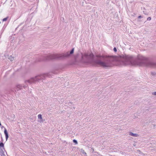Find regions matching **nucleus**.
Wrapping results in <instances>:
<instances>
[{
  "mask_svg": "<svg viewBox=\"0 0 156 156\" xmlns=\"http://www.w3.org/2000/svg\"><path fill=\"white\" fill-rule=\"evenodd\" d=\"M81 62L90 63L94 66H100L104 68L112 66L114 61L116 60V57L113 56H100L94 59L92 53L89 55L81 54Z\"/></svg>",
  "mask_w": 156,
  "mask_h": 156,
  "instance_id": "obj_1",
  "label": "nucleus"
},
{
  "mask_svg": "<svg viewBox=\"0 0 156 156\" xmlns=\"http://www.w3.org/2000/svg\"><path fill=\"white\" fill-rule=\"evenodd\" d=\"M119 60L124 65H145L150 67H156V63L150 61L147 58L143 56H139L136 58L129 55H122L120 56Z\"/></svg>",
  "mask_w": 156,
  "mask_h": 156,
  "instance_id": "obj_2",
  "label": "nucleus"
},
{
  "mask_svg": "<svg viewBox=\"0 0 156 156\" xmlns=\"http://www.w3.org/2000/svg\"><path fill=\"white\" fill-rule=\"evenodd\" d=\"M52 73L54 74L58 73L57 72L53 71L51 73L41 74L37 76L34 77L30 78V79L25 81V82L26 83H29L30 84L35 83L37 82H39L40 83H41V82H43V80H44L46 77H50Z\"/></svg>",
  "mask_w": 156,
  "mask_h": 156,
  "instance_id": "obj_3",
  "label": "nucleus"
},
{
  "mask_svg": "<svg viewBox=\"0 0 156 156\" xmlns=\"http://www.w3.org/2000/svg\"><path fill=\"white\" fill-rule=\"evenodd\" d=\"M74 51V48H73L69 52L68 51L62 54H51L46 56V59L47 60L54 59H62L69 57L70 55L73 53Z\"/></svg>",
  "mask_w": 156,
  "mask_h": 156,
  "instance_id": "obj_4",
  "label": "nucleus"
},
{
  "mask_svg": "<svg viewBox=\"0 0 156 156\" xmlns=\"http://www.w3.org/2000/svg\"><path fill=\"white\" fill-rule=\"evenodd\" d=\"M16 87L18 89H22L23 87H24V88L27 87V86L26 85L23 86L22 85L19 84L17 85Z\"/></svg>",
  "mask_w": 156,
  "mask_h": 156,
  "instance_id": "obj_5",
  "label": "nucleus"
},
{
  "mask_svg": "<svg viewBox=\"0 0 156 156\" xmlns=\"http://www.w3.org/2000/svg\"><path fill=\"white\" fill-rule=\"evenodd\" d=\"M129 135L133 136H139L136 133H134L131 132H129Z\"/></svg>",
  "mask_w": 156,
  "mask_h": 156,
  "instance_id": "obj_6",
  "label": "nucleus"
},
{
  "mask_svg": "<svg viewBox=\"0 0 156 156\" xmlns=\"http://www.w3.org/2000/svg\"><path fill=\"white\" fill-rule=\"evenodd\" d=\"M4 132L5 135V136H9L7 131L5 128V129Z\"/></svg>",
  "mask_w": 156,
  "mask_h": 156,
  "instance_id": "obj_7",
  "label": "nucleus"
},
{
  "mask_svg": "<svg viewBox=\"0 0 156 156\" xmlns=\"http://www.w3.org/2000/svg\"><path fill=\"white\" fill-rule=\"evenodd\" d=\"M38 119H41V122H43V121H42V118L41 115L39 114L38 115Z\"/></svg>",
  "mask_w": 156,
  "mask_h": 156,
  "instance_id": "obj_8",
  "label": "nucleus"
},
{
  "mask_svg": "<svg viewBox=\"0 0 156 156\" xmlns=\"http://www.w3.org/2000/svg\"><path fill=\"white\" fill-rule=\"evenodd\" d=\"M9 59L10 60V61H12L14 60V57H12L11 55H10L9 58Z\"/></svg>",
  "mask_w": 156,
  "mask_h": 156,
  "instance_id": "obj_9",
  "label": "nucleus"
},
{
  "mask_svg": "<svg viewBox=\"0 0 156 156\" xmlns=\"http://www.w3.org/2000/svg\"><path fill=\"white\" fill-rule=\"evenodd\" d=\"M4 144L2 142L0 143V147H4Z\"/></svg>",
  "mask_w": 156,
  "mask_h": 156,
  "instance_id": "obj_10",
  "label": "nucleus"
},
{
  "mask_svg": "<svg viewBox=\"0 0 156 156\" xmlns=\"http://www.w3.org/2000/svg\"><path fill=\"white\" fill-rule=\"evenodd\" d=\"M81 152H82L83 154H86V152H84V151L83 149H81L80 150Z\"/></svg>",
  "mask_w": 156,
  "mask_h": 156,
  "instance_id": "obj_11",
  "label": "nucleus"
},
{
  "mask_svg": "<svg viewBox=\"0 0 156 156\" xmlns=\"http://www.w3.org/2000/svg\"><path fill=\"white\" fill-rule=\"evenodd\" d=\"M8 18V17H6V18H4L2 20L3 21H6L7 20Z\"/></svg>",
  "mask_w": 156,
  "mask_h": 156,
  "instance_id": "obj_12",
  "label": "nucleus"
},
{
  "mask_svg": "<svg viewBox=\"0 0 156 156\" xmlns=\"http://www.w3.org/2000/svg\"><path fill=\"white\" fill-rule=\"evenodd\" d=\"M73 142L74 143H75L76 144H77V141L75 140V139H74L73 140Z\"/></svg>",
  "mask_w": 156,
  "mask_h": 156,
  "instance_id": "obj_13",
  "label": "nucleus"
},
{
  "mask_svg": "<svg viewBox=\"0 0 156 156\" xmlns=\"http://www.w3.org/2000/svg\"><path fill=\"white\" fill-rule=\"evenodd\" d=\"M151 74L153 76H154L156 75V73L155 72H152L151 73Z\"/></svg>",
  "mask_w": 156,
  "mask_h": 156,
  "instance_id": "obj_14",
  "label": "nucleus"
},
{
  "mask_svg": "<svg viewBox=\"0 0 156 156\" xmlns=\"http://www.w3.org/2000/svg\"><path fill=\"white\" fill-rule=\"evenodd\" d=\"M143 12L144 14L146 15H147L148 14L147 12L146 11H143Z\"/></svg>",
  "mask_w": 156,
  "mask_h": 156,
  "instance_id": "obj_15",
  "label": "nucleus"
},
{
  "mask_svg": "<svg viewBox=\"0 0 156 156\" xmlns=\"http://www.w3.org/2000/svg\"><path fill=\"white\" fill-rule=\"evenodd\" d=\"M151 17H149L147 18V20L149 21V20H151Z\"/></svg>",
  "mask_w": 156,
  "mask_h": 156,
  "instance_id": "obj_16",
  "label": "nucleus"
},
{
  "mask_svg": "<svg viewBox=\"0 0 156 156\" xmlns=\"http://www.w3.org/2000/svg\"><path fill=\"white\" fill-rule=\"evenodd\" d=\"M113 50L115 52H116L117 51V49L115 47H114L113 48Z\"/></svg>",
  "mask_w": 156,
  "mask_h": 156,
  "instance_id": "obj_17",
  "label": "nucleus"
},
{
  "mask_svg": "<svg viewBox=\"0 0 156 156\" xmlns=\"http://www.w3.org/2000/svg\"><path fill=\"white\" fill-rule=\"evenodd\" d=\"M153 94L156 95V91L154 92L153 93Z\"/></svg>",
  "mask_w": 156,
  "mask_h": 156,
  "instance_id": "obj_18",
  "label": "nucleus"
},
{
  "mask_svg": "<svg viewBox=\"0 0 156 156\" xmlns=\"http://www.w3.org/2000/svg\"><path fill=\"white\" fill-rule=\"evenodd\" d=\"M142 17H143L142 16H138V18H141Z\"/></svg>",
  "mask_w": 156,
  "mask_h": 156,
  "instance_id": "obj_19",
  "label": "nucleus"
},
{
  "mask_svg": "<svg viewBox=\"0 0 156 156\" xmlns=\"http://www.w3.org/2000/svg\"><path fill=\"white\" fill-rule=\"evenodd\" d=\"M1 154H2L1 155L2 156H3V155H5L4 154V152H2Z\"/></svg>",
  "mask_w": 156,
  "mask_h": 156,
  "instance_id": "obj_20",
  "label": "nucleus"
},
{
  "mask_svg": "<svg viewBox=\"0 0 156 156\" xmlns=\"http://www.w3.org/2000/svg\"><path fill=\"white\" fill-rule=\"evenodd\" d=\"M3 137V138H5V139H6V140H7V139H8V138L9 137Z\"/></svg>",
  "mask_w": 156,
  "mask_h": 156,
  "instance_id": "obj_21",
  "label": "nucleus"
},
{
  "mask_svg": "<svg viewBox=\"0 0 156 156\" xmlns=\"http://www.w3.org/2000/svg\"><path fill=\"white\" fill-rule=\"evenodd\" d=\"M91 149L92 150V152H93L94 151V149L92 148Z\"/></svg>",
  "mask_w": 156,
  "mask_h": 156,
  "instance_id": "obj_22",
  "label": "nucleus"
},
{
  "mask_svg": "<svg viewBox=\"0 0 156 156\" xmlns=\"http://www.w3.org/2000/svg\"><path fill=\"white\" fill-rule=\"evenodd\" d=\"M137 151H138V152H140V150H137Z\"/></svg>",
  "mask_w": 156,
  "mask_h": 156,
  "instance_id": "obj_23",
  "label": "nucleus"
},
{
  "mask_svg": "<svg viewBox=\"0 0 156 156\" xmlns=\"http://www.w3.org/2000/svg\"><path fill=\"white\" fill-rule=\"evenodd\" d=\"M1 138H2V140L3 139V137H1Z\"/></svg>",
  "mask_w": 156,
  "mask_h": 156,
  "instance_id": "obj_24",
  "label": "nucleus"
},
{
  "mask_svg": "<svg viewBox=\"0 0 156 156\" xmlns=\"http://www.w3.org/2000/svg\"><path fill=\"white\" fill-rule=\"evenodd\" d=\"M144 9H145V8H144Z\"/></svg>",
  "mask_w": 156,
  "mask_h": 156,
  "instance_id": "obj_25",
  "label": "nucleus"
}]
</instances>
